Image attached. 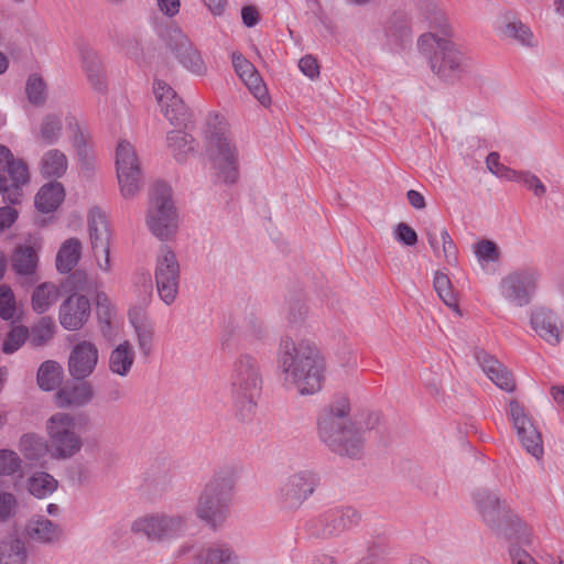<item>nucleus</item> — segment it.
Here are the masks:
<instances>
[{"mask_svg":"<svg viewBox=\"0 0 564 564\" xmlns=\"http://www.w3.org/2000/svg\"><path fill=\"white\" fill-rule=\"evenodd\" d=\"M519 182L523 183L529 189H531L535 197H543L546 193L545 185L541 180L529 171H520Z\"/></svg>","mask_w":564,"mask_h":564,"instance_id":"052dcab7","label":"nucleus"},{"mask_svg":"<svg viewBox=\"0 0 564 564\" xmlns=\"http://www.w3.org/2000/svg\"><path fill=\"white\" fill-rule=\"evenodd\" d=\"M80 54L89 83L96 90L104 91L106 88L105 74L98 54L88 47L83 48Z\"/></svg>","mask_w":564,"mask_h":564,"instance_id":"473e14b6","label":"nucleus"},{"mask_svg":"<svg viewBox=\"0 0 564 564\" xmlns=\"http://www.w3.org/2000/svg\"><path fill=\"white\" fill-rule=\"evenodd\" d=\"M20 451L29 460H39L47 452V442L37 434H24L20 440Z\"/></svg>","mask_w":564,"mask_h":564,"instance_id":"a19ab883","label":"nucleus"},{"mask_svg":"<svg viewBox=\"0 0 564 564\" xmlns=\"http://www.w3.org/2000/svg\"><path fill=\"white\" fill-rule=\"evenodd\" d=\"M17 499L10 492H0V521H4L15 513Z\"/></svg>","mask_w":564,"mask_h":564,"instance_id":"e2e57ef3","label":"nucleus"},{"mask_svg":"<svg viewBox=\"0 0 564 564\" xmlns=\"http://www.w3.org/2000/svg\"><path fill=\"white\" fill-rule=\"evenodd\" d=\"M166 141L174 158L180 162L185 161L187 154L194 150V138L183 131L169 132Z\"/></svg>","mask_w":564,"mask_h":564,"instance_id":"4c0bfd02","label":"nucleus"},{"mask_svg":"<svg viewBox=\"0 0 564 564\" xmlns=\"http://www.w3.org/2000/svg\"><path fill=\"white\" fill-rule=\"evenodd\" d=\"M129 321L134 328L140 351L144 357H149L153 350L154 327L152 322L140 307L129 311Z\"/></svg>","mask_w":564,"mask_h":564,"instance_id":"a878e982","label":"nucleus"},{"mask_svg":"<svg viewBox=\"0 0 564 564\" xmlns=\"http://www.w3.org/2000/svg\"><path fill=\"white\" fill-rule=\"evenodd\" d=\"M389 555V547L383 540H373L369 543L367 554L360 564H383Z\"/></svg>","mask_w":564,"mask_h":564,"instance_id":"3c124183","label":"nucleus"},{"mask_svg":"<svg viewBox=\"0 0 564 564\" xmlns=\"http://www.w3.org/2000/svg\"><path fill=\"white\" fill-rule=\"evenodd\" d=\"M88 234L91 249L100 270L109 272L110 262V229L106 214L99 207H93L88 213Z\"/></svg>","mask_w":564,"mask_h":564,"instance_id":"dca6fc26","label":"nucleus"},{"mask_svg":"<svg viewBox=\"0 0 564 564\" xmlns=\"http://www.w3.org/2000/svg\"><path fill=\"white\" fill-rule=\"evenodd\" d=\"M242 22L246 26L252 28L259 21V12L253 6H246L241 10Z\"/></svg>","mask_w":564,"mask_h":564,"instance_id":"774afa93","label":"nucleus"},{"mask_svg":"<svg viewBox=\"0 0 564 564\" xmlns=\"http://www.w3.org/2000/svg\"><path fill=\"white\" fill-rule=\"evenodd\" d=\"M165 45L187 70L197 76L206 75L207 66L200 52L181 30H170L165 37Z\"/></svg>","mask_w":564,"mask_h":564,"instance_id":"a211bd4d","label":"nucleus"},{"mask_svg":"<svg viewBox=\"0 0 564 564\" xmlns=\"http://www.w3.org/2000/svg\"><path fill=\"white\" fill-rule=\"evenodd\" d=\"M307 315L308 308L302 299L296 297L290 301L286 318L291 327L303 325Z\"/></svg>","mask_w":564,"mask_h":564,"instance_id":"5fc2aeb1","label":"nucleus"},{"mask_svg":"<svg viewBox=\"0 0 564 564\" xmlns=\"http://www.w3.org/2000/svg\"><path fill=\"white\" fill-rule=\"evenodd\" d=\"M508 415L522 446L532 456L540 458L543 455L542 436L524 406L516 399L511 400L508 406Z\"/></svg>","mask_w":564,"mask_h":564,"instance_id":"f3484780","label":"nucleus"},{"mask_svg":"<svg viewBox=\"0 0 564 564\" xmlns=\"http://www.w3.org/2000/svg\"><path fill=\"white\" fill-rule=\"evenodd\" d=\"M17 311L15 296L8 284L0 285V317L4 321L13 318Z\"/></svg>","mask_w":564,"mask_h":564,"instance_id":"864d4df0","label":"nucleus"},{"mask_svg":"<svg viewBox=\"0 0 564 564\" xmlns=\"http://www.w3.org/2000/svg\"><path fill=\"white\" fill-rule=\"evenodd\" d=\"M21 459L9 449L0 451V475H12L20 469Z\"/></svg>","mask_w":564,"mask_h":564,"instance_id":"4d7b16f0","label":"nucleus"},{"mask_svg":"<svg viewBox=\"0 0 564 564\" xmlns=\"http://www.w3.org/2000/svg\"><path fill=\"white\" fill-rule=\"evenodd\" d=\"M510 557L512 564H538L527 551L518 546L510 547Z\"/></svg>","mask_w":564,"mask_h":564,"instance_id":"69168bd1","label":"nucleus"},{"mask_svg":"<svg viewBox=\"0 0 564 564\" xmlns=\"http://www.w3.org/2000/svg\"><path fill=\"white\" fill-rule=\"evenodd\" d=\"M6 171H8L11 180V184L7 188V200L12 205L21 204L23 199L22 187L30 182L28 164L22 159H15L11 161Z\"/></svg>","mask_w":564,"mask_h":564,"instance_id":"bb28decb","label":"nucleus"},{"mask_svg":"<svg viewBox=\"0 0 564 564\" xmlns=\"http://www.w3.org/2000/svg\"><path fill=\"white\" fill-rule=\"evenodd\" d=\"M154 276L161 300L167 305L172 304L178 292L180 263L174 251L166 245L160 247Z\"/></svg>","mask_w":564,"mask_h":564,"instance_id":"2eb2a0df","label":"nucleus"},{"mask_svg":"<svg viewBox=\"0 0 564 564\" xmlns=\"http://www.w3.org/2000/svg\"><path fill=\"white\" fill-rule=\"evenodd\" d=\"M360 518V513L351 507L335 508L312 519L306 528L311 536L321 540H329L339 536L346 530L357 525Z\"/></svg>","mask_w":564,"mask_h":564,"instance_id":"ddd939ff","label":"nucleus"},{"mask_svg":"<svg viewBox=\"0 0 564 564\" xmlns=\"http://www.w3.org/2000/svg\"><path fill=\"white\" fill-rule=\"evenodd\" d=\"M64 288L72 294L91 292L96 289V281L90 279L84 270H75L66 278Z\"/></svg>","mask_w":564,"mask_h":564,"instance_id":"de8ad7c7","label":"nucleus"},{"mask_svg":"<svg viewBox=\"0 0 564 564\" xmlns=\"http://www.w3.org/2000/svg\"><path fill=\"white\" fill-rule=\"evenodd\" d=\"M18 218V212L9 206L0 207V232L9 228Z\"/></svg>","mask_w":564,"mask_h":564,"instance_id":"338daca9","label":"nucleus"},{"mask_svg":"<svg viewBox=\"0 0 564 564\" xmlns=\"http://www.w3.org/2000/svg\"><path fill=\"white\" fill-rule=\"evenodd\" d=\"M57 488V480L50 474L35 473L29 479V491L37 498H44L53 494Z\"/></svg>","mask_w":564,"mask_h":564,"instance_id":"37998d69","label":"nucleus"},{"mask_svg":"<svg viewBox=\"0 0 564 564\" xmlns=\"http://www.w3.org/2000/svg\"><path fill=\"white\" fill-rule=\"evenodd\" d=\"M90 316V302L83 294H70L59 306L58 318L67 330H78Z\"/></svg>","mask_w":564,"mask_h":564,"instance_id":"412c9836","label":"nucleus"},{"mask_svg":"<svg viewBox=\"0 0 564 564\" xmlns=\"http://www.w3.org/2000/svg\"><path fill=\"white\" fill-rule=\"evenodd\" d=\"M319 485L321 475L315 469L296 470L282 481L279 500L283 508L296 510L314 495Z\"/></svg>","mask_w":564,"mask_h":564,"instance_id":"f8f14e48","label":"nucleus"},{"mask_svg":"<svg viewBox=\"0 0 564 564\" xmlns=\"http://www.w3.org/2000/svg\"><path fill=\"white\" fill-rule=\"evenodd\" d=\"M243 83L261 105L265 106L270 101L267 86L258 70Z\"/></svg>","mask_w":564,"mask_h":564,"instance_id":"6e6d98bb","label":"nucleus"},{"mask_svg":"<svg viewBox=\"0 0 564 564\" xmlns=\"http://www.w3.org/2000/svg\"><path fill=\"white\" fill-rule=\"evenodd\" d=\"M433 285L437 295L444 302V304L447 305L448 307H453L456 312L460 313L457 299L453 291L452 282L448 275L441 271H436L434 274Z\"/></svg>","mask_w":564,"mask_h":564,"instance_id":"c03bdc74","label":"nucleus"},{"mask_svg":"<svg viewBox=\"0 0 564 564\" xmlns=\"http://www.w3.org/2000/svg\"><path fill=\"white\" fill-rule=\"evenodd\" d=\"M558 323L557 314L550 308L536 307L531 312V327L543 340L552 346L558 345L562 340Z\"/></svg>","mask_w":564,"mask_h":564,"instance_id":"5701e85b","label":"nucleus"},{"mask_svg":"<svg viewBox=\"0 0 564 564\" xmlns=\"http://www.w3.org/2000/svg\"><path fill=\"white\" fill-rule=\"evenodd\" d=\"M55 324L50 316H43L29 330V343L33 347H41L47 344L54 336Z\"/></svg>","mask_w":564,"mask_h":564,"instance_id":"ea45409f","label":"nucleus"},{"mask_svg":"<svg viewBox=\"0 0 564 564\" xmlns=\"http://www.w3.org/2000/svg\"><path fill=\"white\" fill-rule=\"evenodd\" d=\"M116 167L122 196L124 198L135 196L142 187L143 176L135 150L127 140L118 143Z\"/></svg>","mask_w":564,"mask_h":564,"instance_id":"4468645a","label":"nucleus"},{"mask_svg":"<svg viewBox=\"0 0 564 564\" xmlns=\"http://www.w3.org/2000/svg\"><path fill=\"white\" fill-rule=\"evenodd\" d=\"M62 120L61 117L55 113H47L43 117L37 138L41 139L45 144L55 143L62 133Z\"/></svg>","mask_w":564,"mask_h":564,"instance_id":"79ce46f5","label":"nucleus"},{"mask_svg":"<svg viewBox=\"0 0 564 564\" xmlns=\"http://www.w3.org/2000/svg\"><path fill=\"white\" fill-rule=\"evenodd\" d=\"M99 360V350L97 346L89 340H82L73 346L68 360L67 370L69 376L76 381L86 380L90 377Z\"/></svg>","mask_w":564,"mask_h":564,"instance_id":"aec40b11","label":"nucleus"},{"mask_svg":"<svg viewBox=\"0 0 564 564\" xmlns=\"http://www.w3.org/2000/svg\"><path fill=\"white\" fill-rule=\"evenodd\" d=\"M447 36L424 33L417 40V47L429 59L434 74L443 80H453L464 70L466 58Z\"/></svg>","mask_w":564,"mask_h":564,"instance_id":"0eeeda50","label":"nucleus"},{"mask_svg":"<svg viewBox=\"0 0 564 564\" xmlns=\"http://www.w3.org/2000/svg\"><path fill=\"white\" fill-rule=\"evenodd\" d=\"M238 471L236 465L220 466L199 495L196 516L213 529L220 527L228 517Z\"/></svg>","mask_w":564,"mask_h":564,"instance_id":"20e7f679","label":"nucleus"},{"mask_svg":"<svg viewBox=\"0 0 564 564\" xmlns=\"http://www.w3.org/2000/svg\"><path fill=\"white\" fill-rule=\"evenodd\" d=\"M96 315L102 336L110 338L112 335L111 321L113 317V307L105 292H97L96 294Z\"/></svg>","mask_w":564,"mask_h":564,"instance_id":"58836bf2","label":"nucleus"},{"mask_svg":"<svg viewBox=\"0 0 564 564\" xmlns=\"http://www.w3.org/2000/svg\"><path fill=\"white\" fill-rule=\"evenodd\" d=\"M154 94L164 117L173 126L186 128L191 121V113L175 90L165 82L156 80Z\"/></svg>","mask_w":564,"mask_h":564,"instance_id":"6ab92c4d","label":"nucleus"},{"mask_svg":"<svg viewBox=\"0 0 564 564\" xmlns=\"http://www.w3.org/2000/svg\"><path fill=\"white\" fill-rule=\"evenodd\" d=\"M64 187L58 182L45 184L35 196V206L42 213L54 212L63 202Z\"/></svg>","mask_w":564,"mask_h":564,"instance_id":"7c9ffc66","label":"nucleus"},{"mask_svg":"<svg viewBox=\"0 0 564 564\" xmlns=\"http://www.w3.org/2000/svg\"><path fill=\"white\" fill-rule=\"evenodd\" d=\"M59 292L54 283L44 282L37 285L31 297L32 308L37 314L45 313L58 299Z\"/></svg>","mask_w":564,"mask_h":564,"instance_id":"f704fd0d","label":"nucleus"},{"mask_svg":"<svg viewBox=\"0 0 564 564\" xmlns=\"http://www.w3.org/2000/svg\"><path fill=\"white\" fill-rule=\"evenodd\" d=\"M94 398V389L90 382L66 384L55 394V403L58 408H82L88 404Z\"/></svg>","mask_w":564,"mask_h":564,"instance_id":"b1692460","label":"nucleus"},{"mask_svg":"<svg viewBox=\"0 0 564 564\" xmlns=\"http://www.w3.org/2000/svg\"><path fill=\"white\" fill-rule=\"evenodd\" d=\"M474 252L481 264L497 262L500 259L498 246L488 239L478 241L474 247Z\"/></svg>","mask_w":564,"mask_h":564,"instance_id":"603ef678","label":"nucleus"},{"mask_svg":"<svg viewBox=\"0 0 564 564\" xmlns=\"http://www.w3.org/2000/svg\"><path fill=\"white\" fill-rule=\"evenodd\" d=\"M206 153L212 163L216 183L232 185L239 178L238 150L229 137L227 127L215 116L208 121Z\"/></svg>","mask_w":564,"mask_h":564,"instance_id":"39448f33","label":"nucleus"},{"mask_svg":"<svg viewBox=\"0 0 564 564\" xmlns=\"http://www.w3.org/2000/svg\"><path fill=\"white\" fill-rule=\"evenodd\" d=\"M541 279V272L534 267H521L507 273L499 283L502 297L517 307L531 303Z\"/></svg>","mask_w":564,"mask_h":564,"instance_id":"9b49d317","label":"nucleus"},{"mask_svg":"<svg viewBox=\"0 0 564 564\" xmlns=\"http://www.w3.org/2000/svg\"><path fill=\"white\" fill-rule=\"evenodd\" d=\"M229 383L237 417L242 422L250 421L262 390L259 360L250 354L239 355L232 362Z\"/></svg>","mask_w":564,"mask_h":564,"instance_id":"7ed1b4c3","label":"nucleus"},{"mask_svg":"<svg viewBox=\"0 0 564 564\" xmlns=\"http://www.w3.org/2000/svg\"><path fill=\"white\" fill-rule=\"evenodd\" d=\"M278 367L283 387L301 395H312L323 388L325 361L310 339L294 341L291 337L281 340L278 350Z\"/></svg>","mask_w":564,"mask_h":564,"instance_id":"f257e3e1","label":"nucleus"},{"mask_svg":"<svg viewBox=\"0 0 564 564\" xmlns=\"http://www.w3.org/2000/svg\"><path fill=\"white\" fill-rule=\"evenodd\" d=\"M503 34L507 37L516 40L519 44L524 46H533V34L531 30L521 21L508 22L503 29Z\"/></svg>","mask_w":564,"mask_h":564,"instance_id":"09e8293b","label":"nucleus"},{"mask_svg":"<svg viewBox=\"0 0 564 564\" xmlns=\"http://www.w3.org/2000/svg\"><path fill=\"white\" fill-rule=\"evenodd\" d=\"M10 264L18 276L25 278L30 282L35 281L39 256L32 246L18 245L11 253Z\"/></svg>","mask_w":564,"mask_h":564,"instance_id":"393cba45","label":"nucleus"},{"mask_svg":"<svg viewBox=\"0 0 564 564\" xmlns=\"http://www.w3.org/2000/svg\"><path fill=\"white\" fill-rule=\"evenodd\" d=\"M147 225L162 241L172 238L177 231L178 221L172 200V188L164 182H156L151 189Z\"/></svg>","mask_w":564,"mask_h":564,"instance_id":"6e6552de","label":"nucleus"},{"mask_svg":"<svg viewBox=\"0 0 564 564\" xmlns=\"http://www.w3.org/2000/svg\"><path fill=\"white\" fill-rule=\"evenodd\" d=\"M441 256L445 258L446 262L451 265L457 264V247L454 243L449 232L446 228L441 230Z\"/></svg>","mask_w":564,"mask_h":564,"instance_id":"13d9d810","label":"nucleus"},{"mask_svg":"<svg viewBox=\"0 0 564 564\" xmlns=\"http://www.w3.org/2000/svg\"><path fill=\"white\" fill-rule=\"evenodd\" d=\"M349 402L346 398L337 400L318 420L321 440L335 453L349 457H359L362 453L365 433L375 429L379 415L368 413L364 421L351 422L346 419Z\"/></svg>","mask_w":564,"mask_h":564,"instance_id":"f03ea898","label":"nucleus"},{"mask_svg":"<svg viewBox=\"0 0 564 564\" xmlns=\"http://www.w3.org/2000/svg\"><path fill=\"white\" fill-rule=\"evenodd\" d=\"M417 6L426 14L432 28L438 30L443 35H449V26L444 14L433 0H419Z\"/></svg>","mask_w":564,"mask_h":564,"instance_id":"a18cd8bd","label":"nucleus"},{"mask_svg":"<svg viewBox=\"0 0 564 564\" xmlns=\"http://www.w3.org/2000/svg\"><path fill=\"white\" fill-rule=\"evenodd\" d=\"M82 254V242L77 238L65 240L56 254V269L61 273L70 272L78 263Z\"/></svg>","mask_w":564,"mask_h":564,"instance_id":"2f4dec72","label":"nucleus"},{"mask_svg":"<svg viewBox=\"0 0 564 564\" xmlns=\"http://www.w3.org/2000/svg\"><path fill=\"white\" fill-rule=\"evenodd\" d=\"M28 551L24 542L7 538L0 541V564H26Z\"/></svg>","mask_w":564,"mask_h":564,"instance_id":"72a5a7b5","label":"nucleus"},{"mask_svg":"<svg viewBox=\"0 0 564 564\" xmlns=\"http://www.w3.org/2000/svg\"><path fill=\"white\" fill-rule=\"evenodd\" d=\"M474 357L487 377L501 390L513 392L516 381L512 372L482 348H475Z\"/></svg>","mask_w":564,"mask_h":564,"instance_id":"4be33fe9","label":"nucleus"},{"mask_svg":"<svg viewBox=\"0 0 564 564\" xmlns=\"http://www.w3.org/2000/svg\"><path fill=\"white\" fill-rule=\"evenodd\" d=\"M26 339H29V328L22 325L13 326L4 338L2 352L7 355L15 352Z\"/></svg>","mask_w":564,"mask_h":564,"instance_id":"8fccbe9b","label":"nucleus"},{"mask_svg":"<svg viewBox=\"0 0 564 564\" xmlns=\"http://www.w3.org/2000/svg\"><path fill=\"white\" fill-rule=\"evenodd\" d=\"M67 170L66 155L57 150H48L41 160V173L44 177H61Z\"/></svg>","mask_w":564,"mask_h":564,"instance_id":"e433bc0d","label":"nucleus"},{"mask_svg":"<svg viewBox=\"0 0 564 564\" xmlns=\"http://www.w3.org/2000/svg\"><path fill=\"white\" fill-rule=\"evenodd\" d=\"M197 560L200 564H240L234 550L224 543H214L202 549Z\"/></svg>","mask_w":564,"mask_h":564,"instance_id":"c756f323","label":"nucleus"},{"mask_svg":"<svg viewBox=\"0 0 564 564\" xmlns=\"http://www.w3.org/2000/svg\"><path fill=\"white\" fill-rule=\"evenodd\" d=\"M25 532L30 540L43 544L58 542L63 533L58 524L43 516L29 520Z\"/></svg>","mask_w":564,"mask_h":564,"instance_id":"cd10ccee","label":"nucleus"},{"mask_svg":"<svg viewBox=\"0 0 564 564\" xmlns=\"http://www.w3.org/2000/svg\"><path fill=\"white\" fill-rule=\"evenodd\" d=\"M186 530L187 517L183 514L152 513L140 517L131 523V531L134 534L156 543L178 539Z\"/></svg>","mask_w":564,"mask_h":564,"instance_id":"1a4fd4ad","label":"nucleus"},{"mask_svg":"<svg viewBox=\"0 0 564 564\" xmlns=\"http://www.w3.org/2000/svg\"><path fill=\"white\" fill-rule=\"evenodd\" d=\"M88 421L87 415L57 412L46 421L47 453L57 460H67L80 453L84 440L78 425Z\"/></svg>","mask_w":564,"mask_h":564,"instance_id":"423d86ee","label":"nucleus"},{"mask_svg":"<svg viewBox=\"0 0 564 564\" xmlns=\"http://www.w3.org/2000/svg\"><path fill=\"white\" fill-rule=\"evenodd\" d=\"M474 501L485 523L492 530L501 531L503 522H511L517 527L518 538L523 543L530 542L527 527L517 518L509 514V509L499 496L489 489L482 488L474 492Z\"/></svg>","mask_w":564,"mask_h":564,"instance_id":"9d476101","label":"nucleus"},{"mask_svg":"<svg viewBox=\"0 0 564 564\" xmlns=\"http://www.w3.org/2000/svg\"><path fill=\"white\" fill-rule=\"evenodd\" d=\"M231 59L235 72L242 82L257 72L256 67L238 52L231 54Z\"/></svg>","mask_w":564,"mask_h":564,"instance_id":"bf43d9fd","label":"nucleus"},{"mask_svg":"<svg viewBox=\"0 0 564 564\" xmlns=\"http://www.w3.org/2000/svg\"><path fill=\"white\" fill-rule=\"evenodd\" d=\"M393 234L395 240L405 246H414L417 242V234L405 223H399L395 226Z\"/></svg>","mask_w":564,"mask_h":564,"instance_id":"680f3d73","label":"nucleus"},{"mask_svg":"<svg viewBox=\"0 0 564 564\" xmlns=\"http://www.w3.org/2000/svg\"><path fill=\"white\" fill-rule=\"evenodd\" d=\"M63 368L54 360L44 361L37 370V384L44 391H52L62 381Z\"/></svg>","mask_w":564,"mask_h":564,"instance_id":"c9c22d12","label":"nucleus"},{"mask_svg":"<svg viewBox=\"0 0 564 564\" xmlns=\"http://www.w3.org/2000/svg\"><path fill=\"white\" fill-rule=\"evenodd\" d=\"M299 68L305 76L310 77L311 79H315L319 75V66L316 58H314L312 55H305L302 57L299 62Z\"/></svg>","mask_w":564,"mask_h":564,"instance_id":"0e129e2a","label":"nucleus"},{"mask_svg":"<svg viewBox=\"0 0 564 564\" xmlns=\"http://www.w3.org/2000/svg\"><path fill=\"white\" fill-rule=\"evenodd\" d=\"M134 350L129 340L113 348L109 355V370L120 377H127L134 362Z\"/></svg>","mask_w":564,"mask_h":564,"instance_id":"c85d7f7f","label":"nucleus"},{"mask_svg":"<svg viewBox=\"0 0 564 564\" xmlns=\"http://www.w3.org/2000/svg\"><path fill=\"white\" fill-rule=\"evenodd\" d=\"M28 100L33 106H43L47 99L46 84L37 74H31L25 84Z\"/></svg>","mask_w":564,"mask_h":564,"instance_id":"49530a36","label":"nucleus"}]
</instances>
